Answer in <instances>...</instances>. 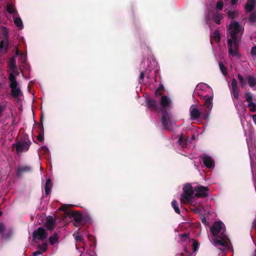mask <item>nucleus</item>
<instances>
[{
  "label": "nucleus",
  "instance_id": "51",
  "mask_svg": "<svg viewBox=\"0 0 256 256\" xmlns=\"http://www.w3.org/2000/svg\"><path fill=\"white\" fill-rule=\"evenodd\" d=\"M250 54L252 56H256V46L252 48Z\"/></svg>",
  "mask_w": 256,
  "mask_h": 256
},
{
  "label": "nucleus",
  "instance_id": "28",
  "mask_svg": "<svg viewBox=\"0 0 256 256\" xmlns=\"http://www.w3.org/2000/svg\"><path fill=\"white\" fill-rule=\"evenodd\" d=\"M52 186V180L50 178H48L46 180L45 186H44V190L46 195L48 196L50 194V192L51 188Z\"/></svg>",
  "mask_w": 256,
  "mask_h": 256
},
{
  "label": "nucleus",
  "instance_id": "58",
  "mask_svg": "<svg viewBox=\"0 0 256 256\" xmlns=\"http://www.w3.org/2000/svg\"><path fill=\"white\" fill-rule=\"evenodd\" d=\"M42 150L44 153L46 154L48 152V148L46 146H42Z\"/></svg>",
  "mask_w": 256,
  "mask_h": 256
},
{
  "label": "nucleus",
  "instance_id": "20",
  "mask_svg": "<svg viewBox=\"0 0 256 256\" xmlns=\"http://www.w3.org/2000/svg\"><path fill=\"white\" fill-rule=\"evenodd\" d=\"M202 162L205 166L208 168L214 167V164L212 158L206 154H204L202 157Z\"/></svg>",
  "mask_w": 256,
  "mask_h": 256
},
{
  "label": "nucleus",
  "instance_id": "55",
  "mask_svg": "<svg viewBox=\"0 0 256 256\" xmlns=\"http://www.w3.org/2000/svg\"><path fill=\"white\" fill-rule=\"evenodd\" d=\"M252 228L256 232V218H254L252 222Z\"/></svg>",
  "mask_w": 256,
  "mask_h": 256
},
{
  "label": "nucleus",
  "instance_id": "35",
  "mask_svg": "<svg viewBox=\"0 0 256 256\" xmlns=\"http://www.w3.org/2000/svg\"><path fill=\"white\" fill-rule=\"evenodd\" d=\"M78 234V230L76 232H74V234H73V236H74L76 241V242H80L84 243V238L82 236L77 235Z\"/></svg>",
  "mask_w": 256,
  "mask_h": 256
},
{
  "label": "nucleus",
  "instance_id": "36",
  "mask_svg": "<svg viewBox=\"0 0 256 256\" xmlns=\"http://www.w3.org/2000/svg\"><path fill=\"white\" fill-rule=\"evenodd\" d=\"M219 66H220V71H221L222 73L224 76H226L227 75V70H226V68L225 67V66L222 64V62H220L219 63Z\"/></svg>",
  "mask_w": 256,
  "mask_h": 256
},
{
  "label": "nucleus",
  "instance_id": "54",
  "mask_svg": "<svg viewBox=\"0 0 256 256\" xmlns=\"http://www.w3.org/2000/svg\"><path fill=\"white\" fill-rule=\"evenodd\" d=\"M5 230V226L3 224L0 223V234Z\"/></svg>",
  "mask_w": 256,
  "mask_h": 256
},
{
  "label": "nucleus",
  "instance_id": "18",
  "mask_svg": "<svg viewBox=\"0 0 256 256\" xmlns=\"http://www.w3.org/2000/svg\"><path fill=\"white\" fill-rule=\"evenodd\" d=\"M190 118L192 120H206L208 117V113H190Z\"/></svg>",
  "mask_w": 256,
  "mask_h": 256
},
{
  "label": "nucleus",
  "instance_id": "29",
  "mask_svg": "<svg viewBox=\"0 0 256 256\" xmlns=\"http://www.w3.org/2000/svg\"><path fill=\"white\" fill-rule=\"evenodd\" d=\"M58 236L56 232H54V234L49 238V242L50 245L54 244L58 240Z\"/></svg>",
  "mask_w": 256,
  "mask_h": 256
},
{
  "label": "nucleus",
  "instance_id": "62",
  "mask_svg": "<svg viewBox=\"0 0 256 256\" xmlns=\"http://www.w3.org/2000/svg\"><path fill=\"white\" fill-rule=\"evenodd\" d=\"M144 61H142L141 63V66H142L143 64L144 65Z\"/></svg>",
  "mask_w": 256,
  "mask_h": 256
},
{
  "label": "nucleus",
  "instance_id": "17",
  "mask_svg": "<svg viewBox=\"0 0 256 256\" xmlns=\"http://www.w3.org/2000/svg\"><path fill=\"white\" fill-rule=\"evenodd\" d=\"M8 38H2L0 41V52L6 53L8 50Z\"/></svg>",
  "mask_w": 256,
  "mask_h": 256
},
{
  "label": "nucleus",
  "instance_id": "3",
  "mask_svg": "<svg viewBox=\"0 0 256 256\" xmlns=\"http://www.w3.org/2000/svg\"><path fill=\"white\" fill-rule=\"evenodd\" d=\"M17 76L11 74L8 76V79L10 82L9 86L10 88V96L18 103H20L23 96V93L21 90L20 85L17 80Z\"/></svg>",
  "mask_w": 256,
  "mask_h": 256
},
{
  "label": "nucleus",
  "instance_id": "57",
  "mask_svg": "<svg viewBox=\"0 0 256 256\" xmlns=\"http://www.w3.org/2000/svg\"><path fill=\"white\" fill-rule=\"evenodd\" d=\"M42 252L41 250H36L34 252L33 254L34 256H38V255L42 254Z\"/></svg>",
  "mask_w": 256,
  "mask_h": 256
},
{
  "label": "nucleus",
  "instance_id": "56",
  "mask_svg": "<svg viewBox=\"0 0 256 256\" xmlns=\"http://www.w3.org/2000/svg\"><path fill=\"white\" fill-rule=\"evenodd\" d=\"M162 91H160L159 90H156V91H155V96H161L162 94Z\"/></svg>",
  "mask_w": 256,
  "mask_h": 256
},
{
  "label": "nucleus",
  "instance_id": "43",
  "mask_svg": "<svg viewBox=\"0 0 256 256\" xmlns=\"http://www.w3.org/2000/svg\"><path fill=\"white\" fill-rule=\"evenodd\" d=\"M224 7V2L222 0H219L218 2L216 4V8L218 10H222Z\"/></svg>",
  "mask_w": 256,
  "mask_h": 256
},
{
  "label": "nucleus",
  "instance_id": "32",
  "mask_svg": "<svg viewBox=\"0 0 256 256\" xmlns=\"http://www.w3.org/2000/svg\"><path fill=\"white\" fill-rule=\"evenodd\" d=\"M20 62L22 64L27 62V54L26 53H22L20 55Z\"/></svg>",
  "mask_w": 256,
  "mask_h": 256
},
{
  "label": "nucleus",
  "instance_id": "6",
  "mask_svg": "<svg viewBox=\"0 0 256 256\" xmlns=\"http://www.w3.org/2000/svg\"><path fill=\"white\" fill-rule=\"evenodd\" d=\"M161 124L162 129L171 130L173 129V126L176 124V121L173 120L171 113H162Z\"/></svg>",
  "mask_w": 256,
  "mask_h": 256
},
{
  "label": "nucleus",
  "instance_id": "30",
  "mask_svg": "<svg viewBox=\"0 0 256 256\" xmlns=\"http://www.w3.org/2000/svg\"><path fill=\"white\" fill-rule=\"evenodd\" d=\"M179 144L184 147L186 146L187 144V140L184 139V135L183 134H182L180 135V136L178 138V140Z\"/></svg>",
  "mask_w": 256,
  "mask_h": 256
},
{
  "label": "nucleus",
  "instance_id": "19",
  "mask_svg": "<svg viewBox=\"0 0 256 256\" xmlns=\"http://www.w3.org/2000/svg\"><path fill=\"white\" fill-rule=\"evenodd\" d=\"M5 9L10 14L13 16L18 14L14 4L8 2L5 6Z\"/></svg>",
  "mask_w": 256,
  "mask_h": 256
},
{
  "label": "nucleus",
  "instance_id": "1",
  "mask_svg": "<svg viewBox=\"0 0 256 256\" xmlns=\"http://www.w3.org/2000/svg\"><path fill=\"white\" fill-rule=\"evenodd\" d=\"M244 31V28L238 22L232 20L228 28V47L229 55L240 58L239 42Z\"/></svg>",
  "mask_w": 256,
  "mask_h": 256
},
{
  "label": "nucleus",
  "instance_id": "7",
  "mask_svg": "<svg viewBox=\"0 0 256 256\" xmlns=\"http://www.w3.org/2000/svg\"><path fill=\"white\" fill-rule=\"evenodd\" d=\"M7 72L8 76L12 74L14 76H18L20 74L19 70L16 64V56H12L8 60Z\"/></svg>",
  "mask_w": 256,
  "mask_h": 256
},
{
  "label": "nucleus",
  "instance_id": "25",
  "mask_svg": "<svg viewBox=\"0 0 256 256\" xmlns=\"http://www.w3.org/2000/svg\"><path fill=\"white\" fill-rule=\"evenodd\" d=\"M246 80H248L249 86L252 88L254 90H256V76H247Z\"/></svg>",
  "mask_w": 256,
  "mask_h": 256
},
{
  "label": "nucleus",
  "instance_id": "5",
  "mask_svg": "<svg viewBox=\"0 0 256 256\" xmlns=\"http://www.w3.org/2000/svg\"><path fill=\"white\" fill-rule=\"evenodd\" d=\"M228 239L227 235L223 231L220 236H214L212 241L216 246L222 247L220 248L222 252H225L229 249V246L226 242Z\"/></svg>",
  "mask_w": 256,
  "mask_h": 256
},
{
  "label": "nucleus",
  "instance_id": "42",
  "mask_svg": "<svg viewBox=\"0 0 256 256\" xmlns=\"http://www.w3.org/2000/svg\"><path fill=\"white\" fill-rule=\"evenodd\" d=\"M192 240L194 241V242L192 245V250L194 252H196V251L198 250V243L196 240H195L194 239H192Z\"/></svg>",
  "mask_w": 256,
  "mask_h": 256
},
{
  "label": "nucleus",
  "instance_id": "11",
  "mask_svg": "<svg viewBox=\"0 0 256 256\" xmlns=\"http://www.w3.org/2000/svg\"><path fill=\"white\" fill-rule=\"evenodd\" d=\"M68 216L74 218V224L76 226H82L84 224V218L80 213L76 211H72L69 213Z\"/></svg>",
  "mask_w": 256,
  "mask_h": 256
},
{
  "label": "nucleus",
  "instance_id": "14",
  "mask_svg": "<svg viewBox=\"0 0 256 256\" xmlns=\"http://www.w3.org/2000/svg\"><path fill=\"white\" fill-rule=\"evenodd\" d=\"M32 170V167L30 164H20L17 167L16 174L17 177L20 178L24 174L30 172Z\"/></svg>",
  "mask_w": 256,
  "mask_h": 256
},
{
  "label": "nucleus",
  "instance_id": "23",
  "mask_svg": "<svg viewBox=\"0 0 256 256\" xmlns=\"http://www.w3.org/2000/svg\"><path fill=\"white\" fill-rule=\"evenodd\" d=\"M55 220L52 216H48L46 218V226L48 230L52 231L54 230L55 226Z\"/></svg>",
  "mask_w": 256,
  "mask_h": 256
},
{
  "label": "nucleus",
  "instance_id": "4",
  "mask_svg": "<svg viewBox=\"0 0 256 256\" xmlns=\"http://www.w3.org/2000/svg\"><path fill=\"white\" fill-rule=\"evenodd\" d=\"M223 15L216 10H208L204 14L206 23L210 29H212L214 24H220L221 20L224 18Z\"/></svg>",
  "mask_w": 256,
  "mask_h": 256
},
{
  "label": "nucleus",
  "instance_id": "27",
  "mask_svg": "<svg viewBox=\"0 0 256 256\" xmlns=\"http://www.w3.org/2000/svg\"><path fill=\"white\" fill-rule=\"evenodd\" d=\"M256 0H248L245 6L246 12H250L252 10L256 5Z\"/></svg>",
  "mask_w": 256,
  "mask_h": 256
},
{
  "label": "nucleus",
  "instance_id": "44",
  "mask_svg": "<svg viewBox=\"0 0 256 256\" xmlns=\"http://www.w3.org/2000/svg\"><path fill=\"white\" fill-rule=\"evenodd\" d=\"M14 50L15 52V56H16V58L22 53V52L20 50L18 45H16L14 46Z\"/></svg>",
  "mask_w": 256,
  "mask_h": 256
},
{
  "label": "nucleus",
  "instance_id": "64",
  "mask_svg": "<svg viewBox=\"0 0 256 256\" xmlns=\"http://www.w3.org/2000/svg\"><path fill=\"white\" fill-rule=\"evenodd\" d=\"M2 113H0V118L2 117Z\"/></svg>",
  "mask_w": 256,
  "mask_h": 256
},
{
  "label": "nucleus",
  "instance_id": "45",
  "mask_svg": "<svg viewBox=\"0 0 256 256\" xmlns=\"http://www.w3.org/2000/svg\"><path fill=\"white\" fill-rule=\"evenodd\" d=\"M38 247L40 250L43 252L46 251L47 249V244L46 243H43L42 244H39Z\"/></svg>",
  "mask_w": 256,
  "mask_h": 256
},
{
  "label": "nucleus",
  "instance_id": "49",
  "mask_svg": "<svg viewBox=\"0 0 256 256\" xmlns=\"http://www.w3.org/2000/svg\"><path fill=\"white\" fill-rule=\"evenodd\" d=\"M201 221L202 223L204 224L205 226L208 225V222H207L206 218L204 216H202V217L201 218Z\"/></svg>",
  "mask_w": 256,
  "mask_h": 256
},
{
  "label": "nucleus",
  "instance_id": "41",
  "mask_svg": "<svg viewBox=\"0 0 256 256\" xmlns=\"http://www.w3.org/2000/svg\"><path fill=\"white\" fill-rule=\"evenodd\" d=\"M249 20L251 22H256V12H252L249 17Z\"/></svg>",
  "mask_w": 256,
  "mask_h": 256
},
{
  "label": "nucleus",
  "instance_id": "22",
  "mask_svg": "<svg viewBox=\"0 0 256 256\" xmlns=\"http://www.w3.org/2000/svg\"><path fill=\"white\" fill-rule=\"evenodd\" d=\"M14 22L19 30H22L24 28V24L20 18L19 14L12 16Z\"/></svg>",
  "mask_w": 256,
  "mask_h": 256
},
{
  "label": "nucleus",
  "instance_id": "39",
  "mask_svg": "<svg viewBox=\"0 0 256 256\" xmlns=\"http://www.w3.org/2000/svg\"><path fill=\"white\" fill-rule=\"evenodd\" d=\"M248 103V106L250 108V112H254L256 110V104L252 102Z\"/></svg>",
  "mask_w": 256,
  "mask_h": 256
},
{
  "label": "nucleus",
  "instance_id": "37",
  "mask_svg": "<svg viewBox=\"0 0 256 256\" xmlns=\"http://www.w3.org/2000/svg\"><path fill=\"white\" fill-rule=\"evenodd\" d=\"M238 78L240 82V84L242 88H244L246 84V82L245 80H244V78L240 74H238Z\"/></svg>",
  "mask_w": 256,
  "mask_h": 256
},
{
  "label": "nucleus",
  "instance_id": "8",
  "mask_svg": "<svg viewBox=\"0 0 256 256\" xmlns=\"http://www.w3.org/2000/svg\"><path fill=\"white\" fill-rule=\"evenodd\" d=\"M224 225L221 221L214 222L210 228V232L214 236H220L224 231L225 233Z\"/></svg>",
  "mask_w": 256,
  "mask_h": 256
},
{
  "label": "nucleus",
  "instance_id": "15",
  "mask_svg": "<svg viewBox=\"0 0 256 256\" xmlns=\"http://www.w3.org/2000/svg\"><path fill=\"white\" fill-rule=\"evenodd\" d=\"M162 107L164 109H170L172 106V102L171 98L167 96H162L160 100Z\"/></svg>",
  "mask_w": 256,
  "mask_h": 256
},
{
  "label": "nucleus",
  "instance_id": "13",
  "mask_svg": "<svg viewBox=\"0 0 256 256\" xmlns=\"http://www.w3.org/2000/svg\"><path fill=\"white\" fill-rule=\"evenodd\" d=\"M48 237V234L45 230L42 228L40 227L37 230L34 231L32 233V238L34 240H40L44 242Z\"/></svg>",
  "mask_w": 256,
  "mask_h": 256
},
{
  "label": "nucleus",
  "instance_id": "2",
  "mask_svg": "<svg viewBox=\"0 0 256 256\" xmlns=\"http://www.w3.org/2000/svg\"><path fill=\"white\" fill-rule=\"evenodd\" d=\"M194 94H197L203 98L206 110L208 112L211 111L212 108L213 99L212 90L211 87L206 84L200 83L196 86Z\"/></svg>",
  "mask_w": 256,
  "mask_h": 256
},
{
  "label": "nucleus",
  "instance_id": "60",
  "mask_svg": "<svg viewBox=\"0 0 256 256\" xmlns=\"http://www.w3.org/2000/svg\"><path fill=\"white\" fill-rule=\"evenodd\" d=\"M232 5H235L236 4L238 0H230Z\"/></svg>",
  "mask_w": 256,
  "mask_h": 256
},
{
  "label": "nucleus",
  "instance_id": "63",
  "mask_svg": "<svg viewBox=\"0 0 256 256\" xmlns=\"http://www.w3.org/2000/svg\"><path fill=\"white\" fill-rule=\"evenodd\" d=\"M20 72L22 74H23V71L22 69H20Z\"/></svg>",
  "mask_w": 256,
  "mask_h": 256
},
{
  "label": "nucleus",
  "instance_id": "50",
  "mask_svg": "<svg viewBox=\"0 0 256 256\" xmlns=\"http://www.w3.org/2000/svg\"><path fill=\"white\" fill-rule=\"evenodd\" d=\"M192 210L193 212H194L196 214H200L202 212V210L200 208H196L193 209H192Z\"/></svg>",
  "mask_w": 256,
  "mask_h": 256
},
{
  "label": "nucleus",
  "instance_id": "31",
  "mask_svg": "<svg viewBox=\"0 0 256 256\" xmlns=\"http://www.w3.org/2000/svg\"><path fill=\"white\" fill-rule=\"evenodd\" d=\"M172 206L176 214H180V210L178 206V204L176 200H174L172 201Z\"/></svg>",
  "mask_w": 256,
  "mask_h": 256
},
{
  "label": "nucleus",
  "instance_id": "10",
  "mask_svg": "<svg viewBox=\"0 0 256 256\" xmlns=\"http://www.w3.org/2000/svg\"><path fill=\"white\" fill-rule=\"evenodd\" d=\"M30 140H20L14 144L16 146V152L18 154L23 152H27L31 144Z\"/></svg>",
  "mask_w": 256,
  "mask_h": 256
},
{
  "label": "nucleus",
  "instance_id": "59",
  "mask_svg": "<svg viewBox=\"0 0 256 256\" xmlns=\"http://www.w3.org/2000/svg\"><path fill=\"white\" fill-rule=\"evenodd\" d=\"M156 90H158L160 91H164V86L162 84H160L159 86Z\"/></svg>",
  "mask_w": 256,
  "mask_h": 256
},
{
  "label": "nucleus",
  "instance_id": "52",
  "mask_svg": "<svg viewBox=\"0 0 256 256\" xmlns=\"http://www.w3.org/2000/svg\"><path fill=\"white\" fill-rule=\"evenodd\" d=\"M251 169H252V179L254 182V188H255V190H256V180H254V172H253L252 166V164H251Z\"/></svg>",
  "mask_w": 256,
  "mask_h": 256
},
{
  "label": "nucleus",
  "instance_id": "21",
  "mask_svg": "<svg viewBox=\"0 0 256 256\" xmlns=\"http://www.w3.org/2000/svg\"><path fill=\"white\" fill-rule=\"evenodd\" d=\"M44 117V113H41V115L40 116V130L38 132V134L37 136L38 140L40 142H42L44 140V129L43 126Z\"/></svg>",
  "mask_w": 256,
  "mask_h": 256
},
{
  "label": "nucleus",
  "instance_id": "47",
  "mask_svg": "<svg viewBox=\"0 0 256 256\" xmlns=\"http://www.w3.org/2000/svg\"><path fill=\"white\" fill-rule=\"evenodd\" d=\"M190 112H199L196 105H192L190 108Z\"/></svg>",
  "mask_w": 256,
  "mask_h": 256
},
{
  "label": "nucleus",
  "instance_id": "16",
  "mask_svg": "<svg viewBox=\"0 0 256 256\" xmlns=\"http://www.w3.org/2000/svg\"><path fill=\"white\" fill-rule=\"evenodd\" d=\"M237 84L236 80L233 78L231 82V88L230 90L233 98L238 101L240 100V97Z\"/></svg>",
  "mask_w": 256,
  "mask_h": 256
},
{
  "label": "nucleus",
  "instance_id": "34",
  "mask_svg": "<svg viewBox=\"0 0 256 256\" xmlns=\"http://www.w3.org/2000/svg\"><path fill=\"white\" fill-rule=\"evenodd\" d=\"M1 31H2V34L4 35V36L2 38H8V34H9V31H8V28L6 26H2L1 28Z\"/></svg>",
  "mask_w": 256,
  "mask_h": 256
},
{
  "label": "nucleus",
  "instance_id": "48",
  "mask_svg": "<svg viewBox=\"0 0 256 256\" xmlns=\"http://www.w3.org/2000/svg\"><path fill=\"white\" fill-rule=\"evenodd\" d=\"M22 66L26 70H30V66L29 64L27 63V62H24V63H22Z\"/></svg>",
  "mask_w": 256,
  "mask_h": 256
},
{
  "label": "nucleus",
  "instance_id": "38",
  "mask_svg": "<svg viewBox=\"0 0 256 256\" xmlns=\"http://www.w3.org/2000/svg\"><path fill=\"white\" fill-rule=\"evenodd\" d=\"M179 236L180 238V240L182 242H185L189 240V234H179Z\"/></svg>",
  "mask_w": 256,
  "mask_h": 256
},
{
  "label": "nucleus",
  "instance_id": "53",
  "mask_svg": "<svg viewBox=\"0 0 256 256\" xmlns=\"http://www.w3.org/2000/svg\"><path fill=\"white\" fill-rule=\"evenodd\" d=\"M144 76V73L143 72H141L140 74V78H139V82L140 83L142 82V81L143 80Z\"/></svg>",
  "mask_w": 256,
  "mask_h": 256
},
{
  "label": "nucleus",
  "instance_id": "12",
  "mask_svg": "<svg viewBox=\"0 0 256 256\" xmlns=\"http://www.w3.org/2000/svg\"><path fill=\"white\" fill-rule=\"evenodd\" d=\"M194 190L196 193L194 196L196 198H206L208 195L209 188L207 186H204L201 185H197L194 187Z\"/></svg>",
  "mask_w": 256,
  "mask_h": 256
},
{
  "label": "nucleus",
  "instance_id": "33",
  "mask_svg": "<svg viewBox=\"0 0 256 256\" xmlns=\"http://www.w3.org/2000/svg\"><path fill=\"white\" fill-rule=\"evenodd\" d=\"M238 13L236 10H229L228 12V17L230 18H234L238 16Z\"/></svg>",
  "mask_w": 256,
  "mask_h": 256
},
{
  "label": "nucleus",
  "instance_id": "26",
  "mask_svg": "<svg viewBox=\"0 0 256 256\" xmlns=\"http://www.w3.org/2000/svg\"><path fill=\"white\" fill-rule=\"evenodd\" d=\"M220 34L218 30H216L210 32V42L214 40L216 42H218L220 41Z\"/></svg>",
  "mask_w": 256,
  "mask_h": 256
},
{
  "label": "nucleus",
  "instance_id": "61",
  "mask_svg": "<svg viewBox=\"0 0 256 256\" xmlns=\"http://www.w3.org/2000/svg\"><path fill=\"white\" fill-rule=\"evenodd\" d=\"M88 238L90 240V239H91V238H93V236H88Z\"/></svg>",
  "mask_w": 256,
  "mask_h": 256
},
{
  "label": "nucleus",
  "instance_id": "46",
  "mask_svg": "<svg viewBox=\"0 0 256 256\" xmlns=\"http://www.w3.org/2000/svg\"><path fill=\"white\" fill-rule=\"evenodd\" d=\"M7 105H8L7 103L0 104V112L6 110Z\"/></svg>",
  "mask_w": 256,
  "mask_h": 256
},
{
  "label": "nucleus",
  "instance_id": "9",
  "mask_svg": "<svg viewBox=\"0 0 256 256\" xmlns=\"http://www.w3.org/2000/svg\"><path fill=\"white\" fill-rule=\"evenodd\" d=\"M183 190L184 192L182 194L181 200L184 199L186 202H188L191 200L192 196L195 191L194 188L192 186L191 184H187L184 186Z\"/></svg>",
  "mask_w": 256,
  "mask_h": 256
},
{
  "label": "nucleus",
  "instance_id": "40",
  "mask_svg": "<svg viewBox=\"0 0 256 256\" xmlns=\"http://www.w3.org/2000/svg\"><path fill=\"white\" fill-rule=\"evenodd\" d=\"M245 98L248 102H252V95L250 92H246L245 93Z\"/></svg>",
  "mask_w": 256,
  "mask_h": 256
},
{
  "label": "nucleus",
  "instance_id": "24",
  "mask_svg": "<svg viewBox=\"0 0 256 256\" xmlns=\"http://www.w3.org/2000/svg\"><path fill=\"white\" fill-rule=\"evenodd\" d=\"M146 106L151 110H156L158 108L157 102L154 100L146 98Z\"/></svg>",
  "mask_w": 256,
  "mask_h": 256
}]
</instances>
